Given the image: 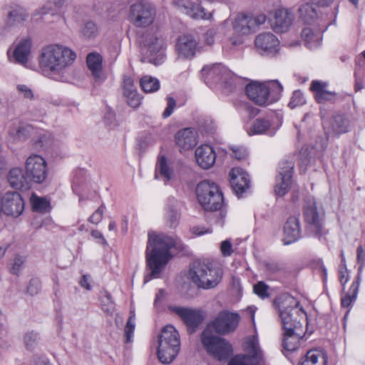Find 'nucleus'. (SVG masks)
Wrapping results in <instances>:
<instances>
[{"mask_svg": "<svg viewBox=\"0 0 365 365\" xmlns=\"http://www.w3.org/2000/svg\"><path fill=\"white\" fill-rule=\"evenodd\" d=\"M76 53L61 44H50L42 48L38 56V66L43 74L56 81L68 79V69L76 59Z\"/></svg>", "mask_w": 365, "mask_h": 365, "instance_id": "f257e3e1", "label": "nucleus"}, {"mask_svg": "<svg viewBox=\"0 0 365 365\" xmlns=\"http://www.w3.org/2000/svg\"><path fill=\"white\" fill-rule=\"evenodd\" d=\"M145 250L146 267L150 271L144 278L145 282L159 278L166 264L172 258L170 249L177 247V240L164 233L149 232Z\"/></svg>", "mask_w": 365, "mask_h": 365, "instance_id": "f03ea898", "label": "nucleus"}, {"mask_svg": "<svg viewBox=\"0 0 365 365\" xmlns=\"http://www.w3.org/2000/svg\"><path fill=\"white\" fill-rule=\"evenodd\" d=\"M299 302L289 293H282L275 297V307L278 309L279 319L282 323L283 330L288 328H294V325L302 328L301 320L305 318L307 331H309L307 312L303 308L298 309L297 306Z\"/></svg>", "mask_w": 365, "mask_h": 365, "instance_id": "7ed1b4c3", "label": "nucleus"}, {"mask_svg": "<svg viewBox=\"0 0 365 365\" xmlns=\"http://www.w3.org/2000/svg\"><path fill=\"white\" fill-rule=\"evenodd\" d=\"M222 270L210 261L193 262L188 272V278L198 288L211 289L215 288L222 279Z\"/></svg>", "mask_w": 365, "mask_h": 365, "instance_id": "20e7f679", "label": "nucleus"}, {"mask_svg": "<svg viewBox=\"0 0 365 365\" xmlns=\"http://www.w3.org/2000/svg\"><path fill=\"white\" fill-rule=\"evenodd\" d=\"M180 340L178 331L172 325L165 326L158 336V357L163 364H170L178 356Z\"/></svg>", "mask_w": 365, "mask_h": 365, "instance_id": "39448f33", "label": "nucleus"}, {"mask_svg": "<svg viewBox=\"0 0 365 365\" xmlns=\"http://www.w3.org/2000/svg\"><path fill=\"white\" fill-rule=\"evenodd\" d=\"M267 17L264 14L257 16L243 14L238 16L233 23V34L230 38L231 43L238 46L244 42L245 38L255 33L265 23Z\"/></svg>", "mask_w": 365, "mask_h": 365, "instance_id": "423d86ee", "label": "nucleus"}, {"mask_svg": "<svg viewBox=\"0 0 365 365\" xmlns=\"http://www.w3.org/2000/svg\"><path fill=\"white\" fill-rule=\"evenodd\" d=\"M196 195L199 203L205 210L215 211L222 206V194L212 182L204 180L200 182L196 187Z\"/></svg>", "mask_w": 365, "mask_h": 365, "instance_id": "0eeeda50", "label": "nucleus"}, {"mask_svg": "<svg viewBox=\"0 0 365 365\" xmlns=\"http://www.w3.org/2000/svg\"><path fill=\"white\" fill-rule=\"evenodd\" d=\"M155 16V7L146 1H137L130 6L128 20L135 27L146 28L150 26L153 24Z\"/></svg>", "mask_w": 365, "mask_h": 365, "instance_id": "6e6552de", "label": "nucleus"}, {"mask_svg": "<svg viewBox=\"0 0 365 365\" xmlns=\"http://www.w3.org/2000/svg\"><path fill=\"white\" fill-rule=\"evenodd\" d=\"M201 341L207 352L218 361L227 359L232 353V348L225 339L215 336L209 330H205Z\"/></svg>", "mask_w": 365, "mask_h": 365, "instance_id": "1a4fd4ad", "label": "nucleus"}, {"mask_svg": "<svg viewBox=\"0 0 365 365\" xmlns=\"http://www.w3.org/2000/svg\"><path fill=\"white\" fill-rule=\"evenodd\" d=\"M244 349L246 354L237 355L228 363V365H260L263 361V353L259 347L256 336L246 338Z\"/></svg>", "mask_w": 365, "mask_h": 365, "instance_id": "9d476101", "label": "nucleus"}, {"mask_svg": "<svg viewBox=\"0 0 365 365\" xmlns=\"http://www.w3.org/2000/svg\"><path fill=\"white\" fill-rule=\"evenodd\" d=\"M240 317L237 313L223 310L209 323L205 330L219 334H227L234 331L238 326Z\"/></svg>", "mask_w": 365, "mask_h": 365, "instance_id": "9b49d317", "label": "nucleus"}, {"mask_svg": "<svg viewBox=\"0 0 365 365\" xmlns=\"http://www.w3.org/2000/svg\"><path fill=\"white\" fill-rule=\"evenodd\" d=\"M304 216L308 225V232L319 240H322L328 234V231L324 228V215L319 213L315 202L304 207Z\"/></svg>", "mask_w": 365, "mask_h": 365, "instance_id": "f8f14e48", "label": "nucleus"}, {"mask_svg": "<svg viewBox=\"0 0 365 365\" xmlns=\"http://www.w3.org/2000/svg\"><path fill=\"white\" fill-rule=\"evenodd\" d=\"M25 170L27 178L34 182L42 183L47 178L46 162L39 155H31L26 160Z\"/></svg>", "mask_w": 365, "mask_h": 365, "instance_id": "ddd939ff", "label": "nucleus"}, {"mask_svg": "<svg viewBox=\"0 0 365 365\" xmlns=\"http://www.w3.org/2000/svg\"><path fill=\"white\" fill-rule=\"evenodd\" d=\"M294 165L293 157H288L279 163L280 182L275 185V195L282 197L289 191L293 181Z\"/></svg>", "mask_w": 365, "mask_h": 365, "instance_id": "4468645a", "label": "nucleus"}, {"mask_svg": "<svg viewBox=\"0 0 365 365\" xmlns=\"http://www.w3.org/2000/svg\"><path fill=\"white\" fill-rule=\"evenodd\" d=\"M322 121L324 133L327 137L339 136L349 130V120L344 115L322 116Z\"/></svg>", "mask_w": 365, "mask_h": 365, "instance_id": "2eb2a0df", "label": "nucleus"}, {"mask_svg": "<svg viewBox=\"0 0 365 365\" xmlns=\"http://www.w3.org/2000/svg\"><path fill=\"white\" fill-rule=\"evenodd\" d=\"M247 98L259 106L269 104L270 88L267 82L251 81L245 87Z\"/></svg>", "mask_w": 365, "mask_h": 365, "instance_id": "dca6fc26", "label": "nucleus"}, {"mask_svg": "<svg viewBox=\"0 0 365 365\" xmlns=\"http://www.w3.org/2000/svg\"><path fill=\"white\" fill-rule=\"evenodd\" d=\"M143 51L149 58L150 63H155V59L151 58L155 55L161 56L165 48V41L162 36L158 32H148L142 39Z\"/></svg>", "mask_w": 365, "mask_h": 365, "instance_id": "f3484780", "label": "nucleus"}, {"mask_svg": "<svg viewBox=\"0 0 365 365\" xmlns=\"http://www.w3.org/2000/svg\"><path fill=\"white\" fill-rule=\"evenodd\" d=\"M1 211L7 215L14 217L20 215L24 209V202L16 192H6L0 200Z\"/></svg>", "mask_w": 365, "mask_h": 365, "instance_id": "a211bd4d", "label": "nucleus"}, {"mask_svg": "<svg viewBox=\"0 0 365 365\" xmlns=\"http://www.w3.org/2000/svg\"><path fill=\"white\" fill-rule=\"evenodd\" d=\"M202 75L207 84L227 83L232 77L231 71L221 64L205 66Z\"/></svg>", "mask_w": 365, "mask_h": 365, "instance_id": "6ab92c4d", "label": "nucleus"}, {"mask_svg": "<svg viewBox=\"0 0 365 365\" xmlns=\"http://www.w3.org/2000/svg\"><path fill=\"white\" fill-rule=\"evenodd\" d=\"M169 309L178 314L186 325L190 328L197 327L205 319L204 313L200 309L177 306H170Z\"/></svg>", "mask_w": 365, "mask_h": 365, "instance_id": "aec40b11", "label": "nucleus"}, {"mask_svg": "<svg viewBox=\"0 0 365 365\" xmlns=\"http://www.w3.org/2000/svg\"><path fill=\"white\" fill-rule=\"evenodd\" d=\"M31 41L26 38L21 39L12 49L7 51V56L11 62L26 65L31 53Z\"/></svg>", "mask_w": 365, "mask_h": 365, "instance_id": "412c9836", "label": "nucleus"}, {"mask_svg": "<svg viewBox=\"0 0 365 365\" xmlns=\"http://www.w3.org/2000/svg\"><path fill=\"white\" fill-rule=\"evenodd\" d=\"M230 178L232 188L238 197H241L250 188L251 182L249 175L242 168L232 169Z\"/></svg>", "mask_w": 365, "mask_h": 365, "instance_id": "4be33fe9", "label": "nucleus"}, {"mask_svg": "<svg viewBox=\"0 0 365 365\" xmlns=\"http://www.w3.org/2000/svg\"><path fill=\"white\" fill-rule=\"evenodd\" d=\"M304 334L302 328H299L297 325H294V328L283 330L282 346L285 356H287L285 352L291 353L299 348L300 340L303 338Z\"/></svg>", "mask_w": 365, "mask_h": 365, "instance_id": "5701e85b", "label": "nucleus"}, {"mask_svg": "<svg viewBox=\"0 0 365 365\" xmlns=\"http://www.w3.org/2000/svg\"><path fill=\"white\" fill-rule=\"evenodd\" d=\"M302 237V229L299 217L290 216L283 227V244L288 245L296 242Z\"/></svg>", "mask_w": 365, "mask_h": 365, "instance_id": "b1692460", "label": "nucleus"}, {"mask_svg": "<svg viewBox=\"0 0 365 365\" xmlns=\"http://www.w3.org/2000/svg\"><path fill=\"white\" fill-rule=\"evenodd\" d=\"M197 42L191 35L180 36L177 41L175 48L178 58H191L196 51Z\"/></svg>", "mask_w": 365, "mask_h": 365, "instance_id": "393cba45", "label": "nucleus"}, {"mask_svg": "<svg viewBox=\"0 0 365 365\" xmlns=\"http://www.w3.org/2000/svg\"><path fill=\"white\" fill-rule=\"evenodd\" d=\"M28 11L19 5L9 6L6 9L4 22L6 26L22 25L29 18Z\"/></svg>", "mask_w": 365, "mask_h": 365, "instance_id": "a878e982", "label": "nucleus"}, {"mask_svg": "<svg viewBox=\"0 0 365 365\" xmlns=\"http://www.w3.org/2000/svg\"><path fill=\"white\" fill-rule=\"evenodd\" d=\"M175 140L180 150H187L197 145V133L190 128L181 129L175 134Z\"/></svg>", "mask_w": 365, "mask_h": 365, "instance_id": "bb28decb", "label": "nucleus"}, {"mask_svg": "<svg viewBox=\"0 0 365 365\" xmlns=\"http://www.w3.org/2000/svg\"><path fill=\"white\" fill-rule=\"evenodd\" d=\"M195 155L198 165L202 169H209L215 163V152L209 145H202L198 147L195 150Z\"/></svg>", "mask_w": 365, "mask_h": 365, "instance_id": "cd10ccee", "label": "nucleus"}, {"mask_svg": "<svg viewBox=\"0 0 365 365\" xmlns=\"http://www.w3.org/2000/svg\"><path fill=\"white\" fill-rule=\"evenodd\" d=\"M294 16L292 11L287 9L275 10V34L285 33L290 28Z\"/></svg>", "mask_w": 365, "mask_h": 365, "instance_id": "c85d7f7f", "label": "nucleus"}, {"mask_svg": "<svg viewBox=\"0 0 365 365\" xmlns=\"http://www.w3.org/2000/svg\"><path fill=\"white\" fill-rule=\"evenodd\" d=\"M182 12L192 19H209L210 13H207L204 8L197 4H192L189 1L185 2L183 0H179L175 2Z\"/></svg>", "mask_w": 365, "mask_h": 365, "instance_id": "c756f323", "label": "nucleus"}, {"mask_svg": "<svg viewBox=\"0 0 365 365\" xmlns=\"http://www.w3.org/2000/svg\"><path fill=\"white\" fill-rule=\"evenodd\" d=\"M7 179L11 187L16 190H27L29 187V178L20 168H14L8 173Z\"/></svg>", "mask_w": 365, "mask_h": 365, "instance_id": "7c9ffc66", "label": "nucleus"}, {"mask_svg": "<svg viewBox=\"0 0 365 365\" xmlns=\"http://www.w3.org/2000/svg\"><path fill=\"white\" fill-rule=\"evenodd\" d=\"M178 205V202L175 199H168V203L165 208V218L167 225L171 228H175L180 220L181 214Z\"/></svg>", "mask_w": 365, "mask_h": 365, "instance_id": "2f4dec72", "label": "nucleus"}, {"mask_svg": "<svg viewBox=\"0 0 365 365\" xmlns=\"http://www.w3.org/2000/svg\"><path fill=\"white\" fill-rule=\"evenodd\" d=\"M32 130V127L29 125L21 123H14L9 130V135L10 139L14 143H18L25 140L29 137Z\"/></svg>", "mask_w": 365, "mask_h": 365, "instance_id": "473e14b6", "label": "nucleus"}, {"mask_svg": "<svg viewBox=\"0 0 365 365\" xmlns=\"http://www.w3.org/2000/svg\"><path fill=\"white\" fill-rule=\"evenodd\" d=\"M87 66L96 80H103L102 57L98 53H91L87 56Z\"/></svg>", "mask_w": 365, "mask_h": 365, "instance_id": "72a5a7b5", "label": "nucleus"}, {"mask_svg": "<svg viewBox=\"0 0 365 365\" xmlns=\"http://www.w3.org/2000/svg\"><path fill=\"white\" fill-rule=\"evenodd\" d=\"M302 38L305 42V45L309 48L317 47L322 41V31L320 30L314 31L310 27H305L301 33Z\"/></svg>", "mask_w": 365, "mask_h": 365, "instance_id": "f704fd0d", "label": "nucleus"}, {"mask_svg": "<svg viewBox=\"0 0 365 365\" xmlns=\"http://www.w3.org/2000/svg\"><path fill=\"white\" fill-rule=\"evenodd\" d=\"M327 358L317 350H309L302 357L298 365H327Z\"/></svg>", "mask_w": 365, "mask_h": 365, "instance_id": "c9c22d12", "label": "nucleus"}, {"mask_svg": "<svg viewBox=\"0 0 365 365\" xmlns=\"http://www.w3.org/2000/svg\"><path fill=\"white\" fill-rule=\"evenodd\" d=\"M255 46L262 53L271 52L274 48V35L271 32L259 34L255 38Z\"/></svg>", "mask_w": 365, "mask_h": 365, "instance_id": "e433bc0d", "label": "nucleus"}, {"mask_svg": "<svg viewBox=\"0 0 365 365\" xmlns=\"http://www.w3.org/2000/svg\"><path fill=\"white\" fill-rule=\"evenodd\" d=\"M298 11L300 19L306 24L311 25L317 19V10L312 4L306 3L302 4L299 7Z\"/></svg>", "mask_w": 365, "mask_h": 365, "instance_id": "4c0bfd02", "label": "nucleus"}, {"mask_svg": "<svg viewBox=\"0 0 365 365\" xmlns=\"http://www.w3.org/2000/svg\"><path fill=\"white\" fill-rule=\"evenodd\" d=\"M360 284V275L358 274L355 280L352 282L348 293L343 296L341 299V304L342 307H349L356 300Z\"/></svg>", "mask_w": 365, "mask_h": 365, "instance_id": "58836bf2", "label": "nucleus"}, {"mask_svg": "<svg viewBox=\"0 0 365 365\" xmlns=\"http://www.w3.org/2000/svg\"><path fill=\"white\" fill-rule=\"evenodd\" d=\"M80 36L85 40H92L97 37L99 29L93 21H86L79 30Z\"/></svg>", "mask_w": 365, "mask_h": 365, "instance_id": "ea45409f", "label": "nucleus"}, {"mask_svg": "<svg viewBox=\"0 0 365 365\" xmlns=\"http://www.w3.org/2000/svg\"><path fill=\"white\" fill-rule=\"evenodd\" d=\"M162 177L166 182L171 180L173 178V172L168 167L166 158L162 156L159 158L156 169H155V178Z\"/></svg>", "mask_w": 365, "mask_h": 365, "instance_id": "a19ab883", "label": "nucleus"}, {"mask_svg": "<svg viewBox=\"0 0 365 365\" xmlns=\"http://www.w3.org/2000/svg\"><path fill=\"white\" fill-rule=\"evenodd\" d=\"M140 86L145 93H153L159 90L160 82L155 77L144 76L140 80Z\"/></svg>", "mask_w": 365, "mask_h": 365, "instance_id": "79ce46f5", "label": "nucleus"}, {"mask_svg": "<svg viewBox=\"0 0 365 365\" xmlns=\"http://www.w3.org/2000/svg\"><path fill=\"white\" fill-rule=\"evenodd\" d=\"M271 126V121L265 118L255 120L248 130V134L258 135L264 133Z\"/></svg>", "mask_w": 365, "mask_h": 365, "instance_id": "37998d69", "label": "nucleus"}, {"mask_svg": "<svg viewBox=\"0 0 365 365\" xmlns=\"http://www.w3.org/2000/svg\"><path fill=\"white\" fill-rule=\"evenodd\" d=\"M32 207L35 211L45 212L49 207V202L45 197H38L33 193L30 198Z\"/></svg>", "mask_w": 365, "mask_h": 365, "instance_id": "c03bdc74", "label": "nucleus"}, {"mask_svg": "<svg viewBox=\"0 0 365 365\" xmlns=\"http://www.w3.org/2000/svg\"><path fill=\"white\" fill-rule=\"evenodd\" d=\"M275 272L277 274L279 279H287L293 275V269L287 263H275Z\"/></svg>", "mask_w": 365, "mask_h": 365, "instance_id": "a18cd8bd", "label": "nucleus"}, {"mask_svg": "<svg viewBox=\"0 0 365 365\" xmlns=\"http://www.w3.org/2000/svg\"><path fill=\"white\" fill-rule=\"evenodd\" d=\"M125 96L127 98L128 104L132 108H138L141 103V96L138 93L137 90L130 91L128 90L125 93Z\"/></svg>", "mask_w": 365, "mask_h": 365, "instance_id": "49530a36", "label": "nucleus"}, {"mask_svg": "<svg viewBox=\"0 0 365 365\" xmlns=\"http://www.w3.org/2000/svg\"><path fill=\"white\" fill-rule=\"evenodd\" d=\"M39 337L37 333L29 331L24 336V343L28 350L34 349L38 344Z\"/></svg>", "mask_w": 365, "mask_h": 365, "instance_id": "de8ad7c7", "label": "nucleus"}, {"mask_svg": "<svg viewBox=\"0 0 365 365\" xmlns=\"http://www.w3.org/2000/svg\"><path fill=\"white\" fill-rule=\"evenodd\" d=\"M101 308L108 315H112L115 310V304L111 299L110 294L106 292L101 300Z\"/></svg>", "mask_w": 365, "mask_h": 365, "instance_id": "09e8293b", "label": "nucleus"}, {"mask_svg": "<svg viewBox=\"0 0 365 365\" xmlns=\"http://www.w3.org/2000/svg\"><path fill=\"white\" fill-rule=\"evenodd\" d=\"M135 314L130 312V316L126 323L124 329V333L125 336V342L129 343L132 341L133 336V332L135 330Z\"/></svg>", "mask_w": 365, "mask_h": 365, "instance_id": "8fccbe9b", "label": "nucleus"}, {"mask_svg": "<svg viewBox=\"0 0 365 365\" xmlns=\"http://www.w3.org/2000/svg\"><path fill=\"white\" fill-rule=\"evenodd\" d=\"M305 103L306 100L303 93L300 90H297L293 92L288 106L293 109L297 106H303Z\"/></svg>", "mask_w": 365, "mask_h": 365, "instance_id": "3c124183", "label": "nucleus"}, {"mask_svg": "<svg viewBox=\"0 0 365 365\" xmlns=\"http://www.w3.org/2000/svg\"><path fill=\"white\" fill-rule=\"evenodd\" d=\"M254 292L260 298L264 299L268 297L269 294V286H267L264 282H259L253 287Z\"/></svg>", "mask_w": 365, "mask_h": 365, "instance_id": "603ef678", "label": "nucleus"}, {"mask_svg": "<svg viewBox=\"0 0 365 365\" xmlns=\"http://www.w3.org/2000/svg\"><path fill=\"white\" fill-rule=\"evenodd\" d=\"M336 95V93L326 90L322 93L314 94V97L318 103H324L325 102L332 101Z\"/></svg>", "mask_w": 365, "mask_h": 365, "instance_id": "864d4df0", "label": "nucleus"}, {"mask_svg": "<svg viewBox=\"0 0 365 365\" xmlns=\"http://www.w3.org/2000/svg\"><path fill=\"white\" fill-rule=\"evenodd\" d=\"M41 289V282L38 279H31L27 286L26 292L31 296L36 295Z\"/></svg>", "mask_w": 365, "mask_h": 365, "instance_id": "5fc2aeb1", "label": "nucleus"}, {"mask_svg": "<svg viewBox=\"0 0 365 365\" xmlns=\"http://www.w3.org/2000/svg\"><path fill=\"white\" fill-rule=\"evenodd\" d=\"M24 261L25 260L22 257H15L11 267V272L14 274L18 275L23 269Z\"/></svg>", "mask_w": 365, "mask_h": 365, "instance_id": "6e6d98bb", "label": "nucleus"}, {"mask_svg": "<svg viewBox=\"0 0 365 365\" xmlns=\"http://www.w3.org/2000/svg\"><path fill=\"white\" fill-rule=\"evenodd\" d=\"M17 91L19 95H21L24 98L32 100L34 98V93L32 90L26 85L19 84L16 86Z\"/></svg>", "mask_w": 365, "mask_h": 365, "instance_id": "4d7b16f0", "label": "nucleus"}, {"mask_svg": "<svg viewBox=\"0 0 365 365\" xmlns=\"http://www.w3.org/2000/svg\"><path fill=\"white\" fill-rule=\"evenodd\" d=\"M327 86L328 84L326 82L315 80L312 81V82L311 83L310 90L313 91L315 94H319L325 91Z\"/></svg>", "mask_w": 365, "mask_h": 365, "instance_id": "13d9d810", "label": "nucleus"}, {"mask_svg": "<svg viewBox=\"0 0 365 365\" xmlns=\"http://www.w3.org/2000/svg\"><path fill=\"white\" fill-rule=\"evenodd\" d=\"M220 248L222 255L225 257L231 256L234 252L231 241L229 240L222 241Z\"/></svg>", "mask_w": 365, "mask_h": 365, "instance_id": "bf43d9fd", "label": "nucleus"}, {"mask_svg": "<svg viewBox=\"0 0 365 365\" xmlns=\"http://www.w3.org/2000/svg\"><path fill=\"white\" fill-rule=\"evenodd\" d=\"M176 106V101L172 97L167 98V107L163 113V117L164 118H168L173 113L175 108Z\"/></svg>", "mask_w": 365, "mask_h": 365, "instance_id": "052dcab7", "label": "nucleus"}, {"mask_svg": "<svg viewBox=\"0 0 365 365\" xmlns=\"http://www.w3.org/2000/svg\"><path fill=\"white\" fill-rule=\"evenodd\" d=\"M231 149L232 155L237 160L245 159L247 155V149L242 146H233Z\"/></svg>", "mask_w": 365, "mask_h": 365, "instance_id": "680f3d73", "label": "nucleus"}, {"mask_svg": "<svg viewBox=\"0 0 365 365\" xmlns=\"http://www.w3.org/2000/svg\"><path fill=\"white\" fill-rule=\"evenodd\" d=\"M103 212H104L103 206L99 207L95 211V212L89 217V219H88L89 222H91V223H93V224L99 223L103 218Z\"/></svg>", "mask_w": 365, "mask_h": 365, "instance_id": "e2e57ef3", "label": "nucleus"}, {"mask_svg": "<svg viewBox=\"0 0 365 365\" xmlns=\"http://www.w3.org/2000/svg\"><path fill=\"white\" fill-rule=\"evenodd\" d=\"M53 3H51V1H47L42 7H41L38 9L35 10L33 15L37 16V15H44L47 14L49 12H51L53 9L52 6Z\"/></svg>", "mask_w": 365, "mask_h": 365, "instance_id": "0e129e2a", "label": "nucleus"}, {"mask_svg": "<svg viewBox=\"0 0 365 365\" xmlns=\"http://www.w3.org/2000/svg\"><path fill=\"white\" fill-rule=\"evenodd\" d=\"M356 259L357 262L360 264V267H362L365 264V252L364 251L363 247L359 245L356 250Z\"/></svg>", "mask_w": 365, "mask_h": 365, "instance_id": "69168bd1", "label": "nucleus"}, {"mask_svg": "<svg viewBox=\"0 0 365 365\" xmlns=\"http://www.w3.org/2000/svg\"><path fill=\"white\" fill-rule=\"evenodd\" d=\"M123 89H124V93L128 91H135L136 90L133 81L130 77H126L124 78L123 81Z\"/></svg>", "mask_w": 365, "mask_h": 365, "instance_id": "338daca9", "label": "nucleus"}, {"mask_svg": "<svg viewBox=\"0 0 365 365\" xmlns=\"http://www.w3.org/2000/svg\"><path fill=\"white\" fill-rule=\"evenodd\" d=\"M31 365H51L50 362L44 357L34 356L32 358Z\"/></svg>", "mask_w": 365, "mask_h": 365, "instance_id": "774afa93", "label": "nucleus"}]
</instances>
